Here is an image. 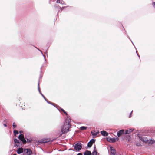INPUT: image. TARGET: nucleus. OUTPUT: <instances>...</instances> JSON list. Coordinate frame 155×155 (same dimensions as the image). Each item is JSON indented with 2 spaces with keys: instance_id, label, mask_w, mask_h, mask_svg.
I'll list each match as a JSON object with an SVG mask.
<instances>
[{
  "instance_id": "nucleus-1",
  "label": "nucleus",
  "mask_w": 155,
  "mask_h": 155,
  "mask_svg": "<svg viewBox=\"0 0 155 155\" xmlns=\"http://www.w3.org/2000/svg\"><path fill=\"white\" fill-rule=\"evenodd\" d=\"M71 127V120L67 119L66 120L63 127L61 129L62 134L66 133L69 131V129Z\"/></svg>"
},
{
  "instance_id": "nucleus-2",
  "label": "nucleus",
  "mask_w": 155,
  "mask_h": 155,
  "mask_svg": "<svg viewBox=\"0 0 155 155\" xmlns=\"http://www.w3.org/2000/svg\"><path fill=\"white\" fill-rule=\"evenodd\" d=\"M81 148V144L80 143H78L75 144L74 146V149L77 151L80 150Z\"/></svg>"
},
{
  "instance_id": "nucleus-3",
  "label": "nucleus",
  "mask_w": 155,
  "mask_h": 155,
  "mask_svg": "<svg viewBox=\"0 0 155 155\" xmlns=\"http://www.w3.org/2000/svg\"><path fill=\"white\" fill-rule=\"evenodd\" d=\"M95 140L94 139H92L87 144V146L89 147H91L93 143H95Z\"/></svg>"
},
{
  "instance_id": "nucleus-4",
  "label": "nucleus",
  "mask_w": 155,
  "mask_h": 155,
  "mask_svg": "<svg viewBox=\"0 0 155 155\" xmlns=\"http://www.w3.org/2000/svg\"><path fill=\"white\" fill-rule=\"evenodd\" d=\"M14 141L15 143L16 144V145L18 147H19L21 144V141H20L19 140L16 138L14 139Z\"/></svg>"
},
{
  "instance_id": "nucleus-5",
  "label": "nucleus",
  "mask_w": 155,
  "mask_h": 155,
  "mask_svg": "<svg viewBox=\"0 0 155 155\" xmlns=\"http://www.w3.org/2000/svg\"><path fill=\"white\" fill-rule=\"evenodd\" d=\"M124 130H120L117 133V135L118 137H120L122 135L125 134Z\"/></svg>"
},
{
  "instance_id": "nucleus-6",
  "label": "nucleus",
  "mask_w": 155,
  "mask_h": 155,
  "mask_svg": "<svg viewBox=\"0 0 155 155\" xmlns=\"http://www.w3.org/2000/svg\"><path fill=\"white\" fill-rule=\"evenodd\" d=\"M24 151L28 155H31L32 154V152L30 149H25L24 150Z\"/></svg>"
},
{
  "instance_id": "nucleus-7",
  "label": "nucleus",
  "mask_w": 155,
  "mask_h": 155,
  "mask_svg": "<svg viewBox=\"0 0 155 155\" xmlns=\"http://www.w3.org/2000/svg\"><path fill=\"white\" fill-rule=\"evenodd\" d=\"M140 138L142 141L145 143H147L148 142V140L147 138L146 137H140Z\"/></svg>"
},
{
  "instance_id": "nucleus-8",
  "label": "nucleus",
  "mask_w": 155,
  "mask_h": 155,
  "mask_svg": "<svg viewBox=\"0 0 155 155\" xmlns=\"http://www.w3.org/2000/svg\"><path fill=\"white\" fill-rule=\"evenodd\" d=\"M101 133L102 135L104 136H107L108 135V133L105 131H101Z\"/></svg>"
},
{
  "instance_id": "nucleus-9",
  "label": "nucleus",
  "mask_w": 155,
  "mask_h": 155,
  "mask_svg": "<svg viewBox=\"0 0 155 155\" xmlns=\"http://www.w3.org/2000/svg\"><path fill=\"white\" fill-rule=\"evenodd\" d=\"M23 152V149L21 148H19L17 150V153L19 154H20L21 153H22Z\"/></svg>"
},
{
  "instance_id": "nucleus-10",
  "label": "nucleus",
  "mask_w": 155,
  "mask_h": 155,
  "mask_svg": "<svg viewBox=\"0 0 155 155\" xmlns=\"http://www.w3.org/2000/svg\"><path fill=\"white\" fill-rule=\"evenodd\" d=\"M84 155H91V152L88 150H86L85 152L84 153Z\"/></svg>"
},
{
  "instance_id": "nucleus-11",
  "label": "nucleus",
  "mask_w": 155,
  "mask_h": 155,
  "mask_svg": "<svg viewBox=\"0 0 155 155\" xmlns=\"http://www.w3.org/2000/svg\"><path fill=\"white\" fill-rule=\"evenodd\" d=\"M94 151L92 153L91 155H97V152L96 151V148L95 147L94 148Z\"/></svg>"
},
{
  "instance_id": "nucleus-12",
  "label": "nucleus",
  "mask_w": 155,
  "mask_h": 155,
  "mask_svg": "<svg viewBox=\"0 0 155 155\" xmlns=\"http://www.w3.org/2000/svg\"><path fill=\"white\" fill-rule=\"evenodd\" d=\"M91 133L92 134V136H93V137H94L98 134L99 133V132H97L95 133H94L91 131Z\"/></svg>"
},
{
  "instance_id": "nucleus-13",
  "label": "nucleus",
  "mask_w": 155,
  "mask_h": 155,
  "mask_svg": "<svg viewBox=\"0 0 155 155\" xmlns=\"http://www.w3.org/2000/svg\"><path fill=\"white\" fill-rule=\"evenodd\" d=\"M133 131V130L132 129H130L129 130H127L125 131V134H129L130 132H132Z\"/></svg>"
},
{
  "instance_id": "nucleus-14",
  "label": "nucleus",
  "mask_w": 155,
  "mask_h": 155,
  "mask_svg": "<svg viewBox=\"0 0 155 155\" xmlns=\"http://www.w3.org/2000/svg\"><path fill=\"white\" fill-rule=\"evenodd\" d=\"M154 143H155V141L153 140H151L148 142V144L149 145L150 144L151 145L154 144Z\"/></svg>"
},
{
  "instance_id": "nucleus-15",
  "label": "nucleus",
  "mask_w": 155,
  "mask_h": 155,
  "mask_svg": "<svg viewBox=\"0 0 155 155\" xmlns=\"http://www.w3.org/2000/svg\"><path fill=\"white\" fill-rule=\"evenodd\" d=\"M24 138V135L22 134H20L19 136L18 137V138H19V140H21L22 139H23Z\"/></svg>"
},
{
  "instance_id": "nucleus-16",
  "label": "nucleus",
  "mask_w": 155,
  "mask_h": 155,
  "mask_svg": "<svg viewBox=\"0 0 155 155\" xmlns=\"http://www.w3.org/2000/svg\"><path fill=\"white\" fill-rule=\"evenodd\" d=\"M116 141V140L115 138H110L109 141L112 143H114Z\"/></svg>"
},
{
  "instance_id": "nucleus-17",
  "label": "nucleus",
  "mask_w": 155,
  "mask_h": 155,
  "mask_svg": "<svg viewBox=\"0 0 155 155\" xmlns=\"http://www.w3.org/2000/svg\"><path fill=\"white\" fill-rule=\"evenodd\" d=\"M87 127H86L82 126L80 127V129L81 130H86L87 129Z\"/></svg>"
},
{
  "instance_id": "nucleus-18",
  "label": "nucleus",
  "mask_w": 155,
  "mask_h": 155,
  "mask_svg": "<svg viewBox=\"0 0 155 155\" xmlns=\"http://www.w3.org/2000/svg\"><path fill=\"white\" fill-rule=\"evenodd\" d=\"M111 153L113 155H115L116 153V151L114 149H111Z\"/></svg>"
},
{
  "instance_id": "nucleus-19",
  "label": "nucleus",
  "mask_w": 155,
  "mask_h": 155,
  "mask_svg": "<svg viewBox=\"0 0 155 155\" xmlns=\"http://www.w3.org/2000/svg\"><path fill=\"white\" fill-rule=\"evenodd\" d=\"M21 141H22L23 143V144H25L26 143V141L25 140V138H23V139H22L21 140Z\"/></svg>"
},
{
  "instance_id": "nucleus-20",
  "label": "nucleus",
  "mask_w": 155,
  "mask_h": 155,
  "mask_svg": "<svg viewBox=\"0 0 155 155\" xmlns=\"http://www.w3.org/2000/svg\"><path fill=\"white\" fill-rule=\"evenodd\" d=\"M13 132L15 135H16L18 134V131L16 130H14Z\"/></svg>"
},
{
  "instance_id": "nucleus-21",
  "label": "nucleus",
  "mask_w": 155,
  "mask_h": 155,
  "mask_svg": "<svg viewBox=\"0 0 155 155\" xmlns=\"http://www.w3.org/2000/svg\"><path fill=\"white\" fill-rule=\"evenodd\" d=\"M61 110L64 112V113L66 115H68L67 113L63 109L61 108Z\"/></svg>"
},
{
  "instance_id": "nucleus-22",
  "label": "nucleus",
  "mask_w": 155,
  "mask_h": 155,
  "mask_svg": "<svg viewBox=\"0 0 155 155\" xmlns=\"http://www.w3.org/2000/svg\"><path fill=\"white\" fill-rule=\"evenodd\" d=\"M63 1L61 0H57L56 2L57 3H59L62 4V2Z\"/></svg>"
},
{
  "instance_id": "nucleus-23",
  "label": "nucleus",
  "mask_w": 155,
  "mask_h": 155,
  "mask_svg": "<svg viewBox=\"0 0 155 155\" xmlns=\"http://www.w3.org/2000/svg\"><path fill=\"white\" fill-rule=\"evenodd\" d=\"M13 127V128H15L16 127V124L15 123H13L12 125Z\"/></svg>"
},
{
  "instance_id": "nucleus-24",
  "label": "nucleus",
  "mask_w": 155,
  "mask_h": 155,
  "mask_svg": "<svg viewBox=\"0 0 155 155\" xmlns=\"http://www.w3.org/2000/svg\"><path fill=\"white\" fill-rule=\"evenodd\" d=\"M26 139L27 140L28 143H30L31 142V140H29L28 139L26 138Z\"/></svg>"
},
{
  "instance_id": "nucleus-25",
  "label": "nucleus",
  "mask_w": 155,
  "mask_h": 155,
  "mask_svg": "<svg viewBox=\"0 0 155 155\" xmlns=\"http://www.w3.org/2000/svg\"><path fill=\"white\" fill-rule=\"evenodd\" d=\"M43 97V98H44V99H45V100H46V101L48 102V103H50V104H51V102H50V101H47V99H46V98H45V96H44V97Z\"/></svg>"
},
{
  "instance_id": "nucleus-26",
  "label": "nucleus",
  "mask_w": 155,
  "mask_h": 155,
  "mask_svg": "<svg viewBox=\"0 0 155 155\" xmlns=\"http://www.w3.org/2000/svg\"><path fill=\"white\" fill-rule=\"evenodd\" d=\"M57 8H58V9H62V8L61 7H60L59 6H57Z\"/></svg>"
},
{
  "instance_id": "nucleus-27",
  "label": "nucleus",
  "mask_w": 155,
  "mask_h": 155,
  "mask_svg": "<svg viewBox=\"0 0 155 155\" xmlns=\"http://www.w3.org/2000/svg\"><path fill=\"white\" fill-rule=\"evenodd\" d=\"M8 121L7 119H5L4 120V122L5 123H7Z\"/></svg>"
},
{
  "instance_id": "nucleus-28",
  "label": "nucleus",
  "mask_w": 155,
  "mask_h": 155,
  "mask_svg": "<svg viewBox=\"0 0 155 155\" xmlns=\"http://www.w3.org/2000/svg\"><path fill=\"white\" fill-rule=\"evenodd\" d=\"M48 142L47 141L45 140H43V143H46V142Z\"/></svg>"
},
{
  "instance_id": "nucleus-29",
  "label": "nucleus",
  "mask_w": 155,
  "mask_h": 155,
  "mask_svg": "<svg viewBox=\"0 0 155 155\" xmlns=\"http://www.w3.org/2000/svg\"><path fill=\"white\" fill-rule=\"evenodd\" d=\"M3 125H4L5 127H7V125H6V124H3Z\"/></svg>"
},
{
  "instance_id": "nucleus-30",
  "label": "nucleus",
  "mask_w": 155,
  "mask_h": 155,
  "mask_svg": "<svg viewBox=\"0 0 155 155\" xmlns=\"http://www.w3.org/2000/svg\"><path fill=\"white\" fill-rule=\"evenodd\" d=\"M82 153H78L77 155H82Z\"/></svg>"
},
{
  "instance_id": "nucleus-31",
  "label": "nucleus",
  "mask_w": 155,
  "mask_h": 155,
  "mask_svg": "<svg viewBox=\"0 0 155 155\" xmlns=\"http://www.w3.org/2000/svg\"><path fill=\"white\" fill-rule=\"evenodd\" d=\"M23 131H19V133L21 134L23 133Z\"/></svg>"
},
{
  "instance_id": "nucleus-32",
  "label": "nucleus",
  "mask_w": 155,
  "mask_h": 155,
  "mask_svg": "<svg viewBox=\"0 0 155 155\" xmlns=\"http://www.w3.org/2000/svg\"><path fill=\"white\" fill-rule=\"evenodd\" d=\"M38 89L39 90V91H40V88L39 86H38Z\"/></svg>"
},
{
  "instance_id": "nucleus-33",
  "label": "nucleus",
  "mask_w": 155,
  "mask_h": 155,
  "mask_svg": "<svg viewBox=\"0 0 155 155\" xmlns=\"http://www.w3.org/2000/svg\"><path fill=\"white\" fill-rule=\"evenodd\" d=\"M13 155H16V154H14Z\"/></svg>"
},
{
  "instance_id": "nucleus-34",
  "label": "nucleus",
  "mask_w": 155,
  "mask_h": 155,
  "mask_svg": "<svg viewBox=\"0 0 155 155\" xmlns=\"http://www.w3.org/2000/svg\"><path fill=\"white\" fill-rule=\"evenodd\" d=\"M41 95H42V96L43 95V94L41 93Z\"/></svg>"
},
{
  "instance_id": "nucleus-35",
  "label": "nucleus",
  "mask_w": 155,
  "mask_h": 155,
  "mask_svg": "<svg viewBox=\"0 0 155 155\" xmlns=\"http://www.w3.org/2000/svg\"><path fill=\"white\" fill-rule=\"evenodd\" d=\"M42 96H43V97H44V96L43 95H42Z\"/></svg>"
}]
</instances>
